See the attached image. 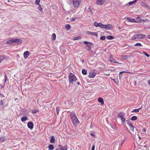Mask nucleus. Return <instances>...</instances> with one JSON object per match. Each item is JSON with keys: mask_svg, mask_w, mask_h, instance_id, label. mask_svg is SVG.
Masks as SVG:
<instances>
[{"mask_svg": "<svg viewBox=\"0 0 150 150\" xmlns=\"http://www.w3.org/2000/svg\"><path fill=\"white\" fill-rule=\"evenodd\" d=\"M146 35L143 34H135L132 37V40L137 41L140 39H143L145 38Z\"/></svg>", "mask_w": 150, "mask_h": 150, "instance_id": "f257e3e1", "label": "nucleus"}, {"mask_svg": "<svg viewBox=\"0 0 150 150\" xmlns=\"http://www.w3.org/2000/svg\"><path fill=\"white\" fill-rule=\"evenodd\" d=\"M70 116L71 121L74 125H77L79 123V122L74 113L71 112Z\"/></svg>", "mask_w": 150, "mask_h": 150, "instance_id": "f03ea898", "label": "nucleus"}, {"mask_svg": "<svg viewBox=\"0 0 150 150\" xmlns=\"http://www.w3.org/2000/svg\"><path fill=\"white\" fill-rule=\"evenodd\" d=\"M68 78L70 84H73V82H75L77 80V79L75 75L72 73L69 74Z\"/></svg>", "mask_w": 150, "mask_h": 150, "instance_id": "7ed1b4c3", "label": "nucleus"}, {"mask_svg": "<svg viewBox=\"0 0 150 150\" xmlns=\"http://www.w3.org/2000/svg\"><path fill=\"white\" fill-rule=\"evenodd\" d=\"M83 43L86 45L85 46V48L87 51H89L91 50V45H93L92 43L89 42L84 41Z\"/></svg>", "mask_w": 150, "mask_h": 150, "instance_id": "20e7f679", "label": "nucleus"}, {"mask_svg": "<svg viewBox=\"0 0 150 150\" xmlns=\"http://www.w3.org/2000/svg\"><path fill=\"white\" fill-rule=\"evenodd\" d=\"M72 1L74 6L75 8H77L81 4L82 0H72Z\"/></svg>", "mask_w": 150, "mask_h": 150, "instance_id": "39448f33", "label": "nucleus"}, {"mask_svg": "<svg viewBox=\"0 0 150 150\" xmlns=\"http://www.w3.org/2000/svg\"><path fill=\"white\" fill-rule=\"evenodd\" d=\"M113 28V26L111 24H107V25H103V29L106 30H110Z\"/></svg>", "mask_w": 150, "mask_h": 150, "instance_id": "423d86ee", "label": "nucleus"}, {"mask_svg": "<svg viewBox=\"0 0 150 150\" xmlns=\"http://www.w3.org/2000/svg\"><path fill=\"white\" fill-rule=\"evenodd\" d=\"M94 25L96 27H100L101 28L103 29V24L101 23H98L97 22H95L94 24Z\"/></svg>", "mask_w": 150, "mask_h": 150, "instance_id": "0eeeda50", "label": "nucleus"}, {"mask_svg": "<svg viewBox=\"0 0 150 150\" xmlns=\"http://www.w3.org/2000/svg\"><path fill=\"white\" fill-rule=\"evenodd\" d=\"M109 60L110 62L112 63H117V64H119V63L117 62V61H116L115 59L113 58V56L112 55L110 57Z\"/></svg>", "mask_w": 150, "mask_h": 150, "instance_id": "6e6552de", "label": "nucleus"}, {"mask_svg": "<svg viewBox=\"0 0 150 150\" xmlns=\"http://www.w3.org/2000/svg\"><path fill=\"white\" fill-rule=\"evenodd\" d=\"M28 127L30 129H32L33 128V123L31 122H29L27 124Z\"/></svg>", "mask_w": 150, "mask_h": 150, "instance_id": "1a4fd4ad", "label": "nucleus"}, {"mask_svg": "<svg viewBox=\"0 0 150 150\" xmlns=\"http://www.w3.org/2000/svg\"><path fill=\"white\" fill-rule=\"evenodd\" d=\"M105 0H97L96 4L99 5L103 4L104 3Z\"/></svg>", "mask_w": 150, "mask_h": 150, "instance_id": "9d476101", "label": "nucleus"}, {"mask_svg": "<svg viewBox=\"0 0 150 150\" xmlns=\"http://www.w3.org/2000/svg\"><path fill=\"white\" fill-rule=\"evenodd\" d=\"M140 4L141 5V6H142L144 7L147 8H148V9H150V6L147 5V4L144 3V2H141L140 3Z\"/></svg>", "mask_w": 150, "mask_h": 150, "instance_id": "9b49d317", "label": "nucleus"}, {"mask_svg": "<svg viewBox=\"0 0 150 150\" xmlns=\"http://www.w3.org/2000/svg\"><path fill=\"white\" fill-rule=\"evenodd\" d=\"M8 57L6 56H5L4 55H0V63H1V61L2 60L4 59H8Z\"/></svg>", "mask_w": 150, "mask_h": 150, "instance_id": "f8f14e48", "label": "nucleus"}, {"mask_svg": "<svg viewBox=\"0 0 150 150\" xmlns=\"http://www.w3.org/2000/svg\"><path fill=\"white\" fill-rule=\"evenodd\" d=\"M30 54L29 52L28 51L25 52L24 53V57L25 59L27 58Z\"/></svg>", "mask_w": 150, "mask_h": 150, "instance_id": "ddd939ff", "label": "nucleus"}, {"mask_svg": "<svg viewBox=\"0 0 150 150\" xmlns=\"http://www.w3.org/2000/svg\"><path fill=\"white\" fill-rule=\"evenodd\" d=\"M96 75V73H94V72H93V73H89L88 76L90 78H93L94 77H95Z\"/></svg>", "mask_w": 150, "mask_h": 150, "instance_id": "4468645a", "label": "nucleus"}, {"mask_svg": "<svg viewBox=\"0 0 150 150\" xmlns=\"http://www.w3.org/2000/svg\"><path fill=\"white\" fill-rule=\"evenodd\" d=\"M87 34H89L91 35H95V36H98V34L97 32H87Z\"/></svg>", "mask_w": 150, "mask_h": 150, "instance_id": "2eb2a0df", "label": "nucleus"}, {"mask_svg": "<svg viewBox=\"0 0 150 150\" xmlns=\"http://www.w3.org/2000/svg\"><path fill=\"white\" fill-rule=\"evenodd\" d=\"M98 101L100 102L102 105L104 104V101L103 98H98Z\"/></svg>", "mask_w": 150, "mask_h": 150, "instance_id": "dca6fc26", "label": "nucleus"}, {"mask_svg": "<svg viewBox=\"0 0 150 150\" xmlns=\"http://www.w3.org/2000/svg\"><path fill=\"white\" fill-rule=\"evenodd\" d=\"M56 150H65V149H64L60 144H59L58 146V147Z\"/></svg>", "mask_w": 150, "mask_h": 150, "instance_id": "f3484780", "label": "nucleus"}, {"mask_svg": "<svg viewBox=\"0 0 150 150\" xmlns=\"http://www.w3.org/2000/svg\"><path fill=\"white\" fill-rule=\"evenodd\" d=\"M127 20L129 21L132 22H136L134 19L131 18H127Z\"/></svg>", "mask_w": 150, "mask_h": 150, "instance_id": "a211bd4d", "label": "nucleus"}, {"mask_svg": "<svg viewBox=\"0 0 150 150\" xmlns=\"http://www.w3.org/2000/svg\"><path fill=\"white\" fill-rule=\"evenodd\" d=\"M137 2V0H134L129 2V5H132L134 4H136Z\"/></svg>", "mask_w": 150, "mask_h": 150, "instance_id": "6ab92c4d", "label": "nucleus"}, {"mask_svg": "<svg viewBox=\"0 0 150 150\" xmlns=\"http://www.w3.org/2000/svg\"><path fill=\"white\" fill-rule=\"evenodd\" d=\"M111 80H112L116 84H119V81L117 79H111Z\"/></svg>", "mask_w": 150, "mask_h": 150, "instance_id": "aec40b11", "label": "nucleus"}, {"mask_svg": "<svg viewBox=\"0 0 150 150\" xmlns=\"http://www.w3.org/2000/svg\"><path fill=\"white\" fill-rule=\"evenodd\" d=\"M52 40L53 41L56 38V35L54 33H53L51 37Z\"/></svg>", "mask_w": 150, "mask_h": 150, "instance_id": "412c9836", "label": "nucleus"}, {"mask_svg": "<svg viewBox=\"0 0 150 150\" xmlns=\"http://www.w3.org/2000/svg\"><path fill=\"white\" fill-rule=\"evenodd\" d=\"M55 139L54 137L53 136H52L51 137V139L50 140V142L51 143H54L55 142Z\"/></svg>", "mask_w": 150, "mask_h": 150, "instance_id": "4be33fe9", "label": "nucleus"}, {"mask_svg": "<svg viewBox=\"0 0 150 150\" xmlns=\"http://www.w3.org/2000/svg\"><path fill=\"white\" fill-rule=\"evenodd\" d=\"M49 149L50 150H53L54 149V146L51 144H50L48 146Z\"/></svg>", "mask_w": 150, "mask_h": 150, "instance_id": "5701e85b", "label": "nucleus"}, {"mask_svg": "<svg viewBox=\"0 0 150 150\" xmlns=\"http://www.w3.org/2000/svg\"><path fill=\"white\" fill-rule=\"evenodd\" d=\"M141 109V108L139 109H135L132 111V112H137L139 111V110Z\"/></svg>", "mask_w": 150, "mask_h": 150, "instance_id": "b1692460", "label": "nucleus"}, {"mask_svg": "<svg viewBox=\"0 0 150 150\" xmlns=\"http://www.w3.org/2000/svg\"><path fill=\"white\" fill-rule=\"evenodd\" d=\"M82 73L84 75H86L87 74V70L85 69H83L82 70Z\"/></svg>", "mask_w": 150, "mask_h": 150, "instance_id": "393cba45", "label": "nucleus"}, {"mask_svg": "<svg viewBox=\"0 0 150 150\" xmlns=\"http://www.w3.org/2000/svg\"><path fill=\"white\" fill-rule=\"evenodd\" d=\"M27 119V117L23 116L21 118V120L22 122H24V121H25Z\"/></svg>", "mask_w": 150, "mask_h": 150, "instance_id": "a878e982", "label": "nucleus"}, {"mask_svg": "<svg viewBox=\"0 0 150 150\" xmlns=\"http://www.w3.org/2000/svg\"><path fill=\"white\" fill-rule=\"evenodd\" d=\"M16 42L21 44L22 42V40L20 39H16Z\"/></svg>", "mask_w": 150, "mask_h": 150, "instance_id": "bb28decb", "label": "nucleus"}, {"mask_svg": "<svg viewBox=\"0 0 150 150\" xmlns=\"http://www.w3.org/2000/svg\"><path fill=\"white\" fill-rule=\"evenodd\" d=\"M88 11L89 15H92V11L91 9V8H88Z\"/></svg>", "mask_w": 150, "mask_h": 150, "instance_id": "cd10ccee", "label": "nucleus"}, {"mask_svg": "<svg viewBox=\"0 0 150 150\" xmlns=\"http://www.w3.org/2000/svg\"><path fill=\"white\" fill-rule=\"evenodd\" d=\"M113 38V37L111 35H108L107 37V39L108 40H112Z\"/></svg>", "mask_w": 150, "mask_h": 150, "instance_id": "c85d7f7f", "label": "nucleus"}, {"mask_svg": "<svg viewBox=\"0 0 150 150\" xmlns=\"http://www.w3.org/2000/svg\"><path fill=\"white\" fill-rule=\"evenodd\" d=\"M137 119V117L136 116H134L131 117V120H135Z\"/></svg>", "mask_w": 150, "mask_h": 150, "instance_id": "c756f323", "label": "nucleus"}, {"mask_svg": "<svg viewBox=\"0 0 150 150\" xmlns=\"http://www.w3.org/2000/svg\"><path fill=\"white\" fill-rule=\"evenodd\" d=\"M124 72H127V73H128L130 74H132V73L131 72H129L128 71H120V75H122V74L124 73Z\"/></svg>", "mask_w": 150, "mask_h": 150, "instance_id": "7c9ffc66", "label": "nucleus"}, {"mask_svg": "<svg viewBox=\"0 0 150 150\" xmlns=\"http://www.w3.org/2000/svg\"><path fill=\"white\" fill-rule=\"evenodd\" d=\"M6 44H12V41L11 40V39L8 40V41H7L6 42Z\"/></svg>", "mask_w": 150, "mask_h": 150, "instance_id": "2f4dec72", "label": "nucleus"}, {"mask_svg": "<svg viewBox=\"0 0 150 150\" xmlns=\"http://www.w3.org/2000/svg\"><path fill=\"white\" fill-rule=\"evenodd\" d=\"M39 6L38 7V9L39 10L40 12H42V9L40 6V5H39Z\"/></svg>", "mask_w": 150, "mask_h": 150, "instance_id": "473e14b6", "label": "nucleus"}, {"mask_svg": "<svg viewBox=\"0 0 150 150\" xmlns=\"http://www.w3.org/2000/svg\"><path fill=\"white\" fill-rule=\"evenodd\" d=\"M134 46H139L141 47V46H142V45L141 44V43H136L134 45Z\"/></svg>", "mask_w": 150, "mask_h": 150, "instance_id": "72a5a7b5", "label": "nucleus"}, {"mask_svg": "<svg viewBox=\"0 0 150 150\" xmlns=\"http://www.w3.org/2000/svg\"><path fill=\"white\" fill-rule=\"evenodd\" d=\"M40 0H35V4L38 5H40L39 3L40 2Z\"/></svg>", "mask_w": 150, "mask_h": 150, "instance_id": "f704fd0d", "label": "nucleus"}, {"mask_svg": "<svg viewBox=\"0 0 150 150\" xmlns=\"http://www.w3.org/2000/svg\"><path fill=\"white\" fill-rule=\"evenodd\" d=\"M39 112V110H33L32 111V113L33 114H35Z\"/></svg>", "mask_w": 150, "mask_h": 150, "instance_id": "c9c22d12", "label": "nucleus"}, {"mask_svg": "<svg viewBox=\"0 0 150 150\" xmlns=\"http://www.w3.org/2000/svg\"><path fill=\"white\" fill-rule=\"evenodd\" d=\"M71 28V26L69 25H66V29L67 30H69Z\"/></svg>", "mask_w": 150, "mask_h": 150, "instance_id": "e433bc0d", "label": "nucleus"}, {"mask_svg": "<svg viewBox=\"0 0 150 150\" xmlns=\"http://www.w3.org/2000/svg\"><path fill=\"white\" fill-rule=\"evenodd\" d=\"M81 38L80 36H77V37L74 38V39H73L74 40H76L80 39Z\"/></svg>", "mask_w": 150, "mask_h": 150, "instance_id": "4c0bfd02", "label": "nucleus"}, {"mask_svg": "<svg viewBox=\"0 0 150 150\" xmlns=\"http://www.w3.org/2000/svg\"><path fill=\"white\" fill-rule=\"evenodd\" d=\"M143 53L144 55L146 56L147 57H149L150 56V55L148 54H147V52H143Z\"/></svg>", "mask_w": 150, "mask_h": 150, "instance_id": "58836bf2", "label": "nucleus"}, {"mask_svg": "<svg viewBox=\"0 0 150 150\" xmlns=\"http://www.w3.org/2000/svg\"><path fill=\"white\" fill-rule=\"evenodd\" d=\"M5 139L4 137H0V142H3L5 141Z\"/></svg>", "mask_w": 150, "mask_h": 150, "instance_id": "ea45409f", "label": "nucleus"}, {"mask_svg": "<svg viewBox=\"0 0 150 150\" xmlns=\"http://www.w3.org/2000/svg\"><path fill=\"white\" fill-rule=\"evenodd\" d=\"M5 79H4V84L5 83L6 81L7 80L8 78L7 77L6 75V74H5Z\"/></svg>", "mask_w": 150, "mask_h": 150, "instance_id": "a19ab883", "label": "nucleus"}, {"mask_svg": "<svg viewBox=\"0 0 150 150\" xmlns=\"http://www.w3.org/2000/svg\"><path fill=\"white\" fill-rule=\"evenodd\" d=\"M127 121V124L128 125H129L130 127L132 126V125L131 122H129V121Z\"/></svg>", "mask_w": 150, "mask_h": 150, "instance_id": "79ce46f5", "label": "nucleus"}, {"mask_svg": "<svg viewBox=\"0 0 150 150\" xmlns=\"http://www.w3.org/2000/svg\"><path fill=\"white\" fill-rule=\"evenodd\" d=\"M130 129L132 132H134V127L132 126V127H130Z\"/></svg>", "mask_w": 150, "mask_h": 150, "instance_id": "37998d69", "label": "nucleus"}, {"mask_svg": "<svg viewBox=\"0 0 150 150\" xmlns=\"http://www.w3.org/2000/svg\"><path fill=\"white\" fill-rule=\"evenodd\" d=\"M100 39L101 40H105L106 39V36H101L100 38Z\"/></svg>", "mask_w": 150, "mask_h": 150, "instance_id": "c03bdc74", "label": "nucleus"}, {"mask_svg": "<svg viewBox=\"0 0 150 150\" xmlns=\"http://www.w3.org/2000/svg\"><path fill=\"white\" fill-rule=\"evenodd\" d=\"M57 113L58 115L59 114V108L57 107L56 108Z\"/></svg>", "mask_w": 150, "mask_h": 150, "instance_id": "a18cd8bd", "label": "nucleus"}, {"mask_svg": "<svg viewBox=\"0 0 150 150\" xmlns=\"http://www.w3.org/2000/svg\"><path fill=\"white\" fill-rule=\"evenodd\" d=\"M122 112L120 113L119 114H118V117H120L122 118Z\"/></svg>", "mask_w": 150, "mask_h": 150, "instance_id": "49530a36", "label": "nucleus"}, {"mask_svg": "<svg viewBox=\"0 0 150 150\" xmlns=\"http://www.w3.org/2000/svg\"><path fill=\"white\" fill-rule=\"evenodd\" d=\"M121 120L123 122V123L124 122L125 120V119L123 117V116H122V117H121Z\"/></svg>", "mask_w": 150, "mask_h": 150, "instance_id": "de8ad7c7", "label": "nucleus"}, {"mask_svg": "<svg viewBox=\"0 0 150 150\" xmlns=\"http://www.w3.org/2000/svg\"><path fill=\"white\" fill-rule=\"evenodd\" d=\"M12 43L14 42H16V39H11Z\"/></svg>", "mask_w": 150, "mask_h": 150, "instance_id": "09e8293b", "label": "nucleus"}, {"mask_svg": "<svg viewBox=\"0 0 150 150\" xmlns=\"http://www.w3.org/2000/svg\"><path fill=\"white\" fill-rule=\"evenodd\" d=\"M0 105H2L3 104V101L2 100H1L0 101Z\"/></svg>", "mask_w": 150, "mask_h": 150, "instance_id": "8fccbe9b", "label": "nucleus"}, {"mask_svg": "<svg viewBox=\"0 0 150 150\" xmlns=\"http://www.w3.org/2000/svg\"><path fill=\"white\" fill-rule=\"evenodd\" d=\"M95 148V145H93L92 148L91 150H94Z\"/></svg>", "mask_w": 150, "mask_h": 150, "instance_id": "3c124183", "label": "nucleus"}, {"mask_svg": "<svg viewBox=\"0 0 150 150\" xmlns=\"http://www.w3.org/2000/svg\"><path fill=\"white\" fill-rule=\"evenodd\" d=\"M127 58V56L126 55L122 57L123 59H126Z\"/></svg>", "mask_w": 150, "mask_h": 150, "instance_id": "603ef678", "label": "nucleus"}, {"mask_svg": "<svg viewBox=\"0 0 150 150\" xmlns=\"http://www.w3.org/2000/svg\"><path fill=\"white\" fill-rule=\"evenodd\" d=\"M140 17H137V19H139V20H138V21L137 22H141V20H140Z\"/></svg>", "mask_w": 150, "mask_h": 150, "instance_id": "864d4df0", "label": "nucleus"}, {"mask_svg": "<svg viewBox=\"0 0 150 150\" xmlns=\"http://www.w3.org/2000/svg\"><path fill=\"white\" fill-rule=\"evenodd\" d=\"M90 135L92 136H93V137H95V135H94V134H93V133H91Z\"/></svg>", "mask_w": 150, "mask_h": 150, "instance_id": "5fc2aeb1", "label": "nucleus"}, {"mask_svg": "<svg viewBox=\"0 0 150 150\" xmlns=\"http://www.w3.org/2000/svg\"><path fill=\"white\" fill-rule=\"evenodd\" d=\"M76 18H72L71 20L72 21H75L76 20Z\"/></svg>", "mask_w": 150, "mask_h": 150, "instance_id": "6e6d98bb", "label": "nucleus"}, {"mask_svg": "<svg viewBox=\"0 0 150 150\" xmlns=\"http://www.w3.org/2000/svg\"><path fill=\"white\" fill-rule=\"evenodd\" d=\"M142 131H143V132H146V129L145 128H143V129H142Z\"/></svg>", "mask_w": 150, "mask_h": 150, "instance_id": "4d7b16f0", "label": "nucleus"}, {"mask_svg": "<svg viewBox=\"0 0 150 150\" xmlns=\"http://www.w3.org/2000/svg\"><path fill=\"white\" fill-rule=\"evenodd\" d=\"M0 96L2 97H4V96L3 94L0 93Z\"/></svg>", "mask_w": 150, "mask_h": 150, "instance_id": "13d9d810", "label": "nucleus"}, {"mask_svg": "<svg viewBox=\"0 0 150 150\" xmlns=\"http://www.w3.org/2000/svg\"><path fill=\"white\" fill-rule=\"evenodd\" d=\"M105 75L106 76H109L110 75V74H105Z\"/></svg>", "mask_w": 150, "mask_h": 150, "instance_id": "bf43d9fd", "label": "nucleus"}, {"mask_svg": "<svg viewBox=\"0 0 150 150\" xmlns=\"http://www.w3.org/2000/svg\"><path fill=\"white\" fill-rule=\"evenodd\" d=\"M147 38L150 39V35H149L147 36Z\"/></svg>", "mask_w": 150, "mask_h": 150, "instance_id": "052dcab7", "label": "nucleus"}, {"mask_svg": "<svg viewBox=\"0 0 150 150\" xmlns=\"http://www.w3.org/2000/svg\"><path fill=\"white\" fill-rule=\"evenodd\" d=\"M77 84L79 85H80V83L79 82H77Z\"/></svg>", "mask_w": 150, "mask_h": 150, "instance_id": "680f3d73", "label": "nucleus"}, {"mask_svg": "<svg viewBox=\"0 0 150 150\" xmlns=\"http://www.w3.org/2000/svg\"><path fill=\"white\" fill-rule=\"evenodd\" d=\"M148 84H150V80H149L148 81Z\"/></svg>", "mask_w": 150, "mask_h": 150, "instance_id": "e2e57ef3", "label": "nucleus"}, {"mask_svg": "<svg viewBox=\"0 0 150 150\" xmlns=\"http://www.w3.org/2000/svg\"><path fill=\"white\" fill-rule=\"evenodd\" d=\"M124 142V141H122V143H121V145H122V144H123V142Z\"/></svg>", "mask_w": 150, "mask_h": 150, "instance_id": "0e129e2a", "label": "nucleus"}, {"mask_svg": "<svg viewBox=\"0 0 150 150\" xmlns=\"http://www.w3.org/2000/svg\"><path fill=\"white\" fill-rule=\"evenodd\" d=\"M136 81H135V82L134 83V84L135 85H136Z\"/></svg>", "mask_w": 150, "mask_h": 150, "instance_id": "69168bd1", "label": "nucleus"}, {"mask_svg": "<svg viewBox=\"0 0 150 150\" xmlns=\"http://www.w3.org/2000/svg\"><path fill=\"white\" fill-rule=\"evenodd\" d=\"M139 139H141V137H140L139 136Z\"/></svg>", "mask_w": 150, "mask_h": 150, "instance_id": "338daca9", "label": "nucleus"}, {"mask_svg": "<svg viewBox=\"0 0 150 150\" xmlns=\"http://www.w3.org/2000/svg\"><path fill=\"white\" fill-rule=\"evenodd\" d=\"M84 59H83V60H82V62L83 63V62H84Z\"/></svg>", "mask_w": 150, "mask_h": 150, "instance_id": "774afa93", "label": "nucleus"}]
</instances>
